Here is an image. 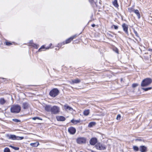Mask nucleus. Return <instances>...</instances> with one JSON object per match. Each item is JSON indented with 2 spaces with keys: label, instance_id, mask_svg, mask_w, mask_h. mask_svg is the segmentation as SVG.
Wrapping results in <instances>:
<instances>
[{
  "label": "nucleus",
  "instance_id": "obj_7",
  "mask_svg": "<svg viewBox=\"0 0 152 152\" xmlns=\"http://www.w3.org/2000/svg\"><path fill=\"white\" fill-rule=\"evenodd\" d=\"M122 27L123 28L124 31L125 32V33L128 34V25L125 23H124L122 25Z\"/></svg>",
  "mask_w": 152,
  "mask_h": 152
},
{
  "label": "nucleus",
  "instance_id": "obj_42",
  "mask_svg": "<svg viewBox=\"0 0 152 152\" xmlns=\"http://www.w3.org/2000/svg\"><path fill=\"white\" fill-rule=\"evenodd\" d=\"M109 35L110 37H113V36L111 34H109Z\"/></svg>",
  "mask_w": 152,
  "mask_h": 152
},
{
  "label": "nucleus",
  "instance_id": "obj_26",
  "mask_svg": "<svg viewBox=\"0 0 152 152\" xmlns=\"http://www.w3.org/2000/svg\"><path fill=\"white\" fill-rule=\"evenodd\" d=\"M10 146L15 150H18L19 149L18 147H15L12 145H10Z\"/></svg>",
  "mask_w": 152,
  "mask_h": 152
},
{
  "label": "nucleus",
  "instance_id": "obj_9",
  "mask_svg": "<svg viewBox=\"0 0 152 152\" xmlns=\"http://www.w3.org/2000/svg\"><path fill=\"white\" fill-rule=\"evenodd\" d=\"M97 140L95 137L92 138L90 140L89 142L90 144L91 145H94L97 142Z\"/></svg>",
  "mask_w": 152,
  "mask_h": 152
},
{
  "label": "nucleus",
  "instance_id": "obj_21",
  "mask_svg": "<svg viewBox=\"0 0 152 152\" xmlns=\"http://www.w3.org/2000/svg\"><path fill=\"white\" fill-rule=\"evenodd\" d=\"M71 122L72 123H73L74 124H77L80 122V120H76L72 119L71 121Z\"/></svg>",
  "mask_w": 152,
  "mask_h": 152
},
{
  "label": "nucleus",
  "instance_id": "obj_12",
  "mask_svg": "<svg viewBox=\"0 0 152 152\" xmlns=\"http://www.w3.org/2000/svg\"><path fill=\"white\" fill-rule=\"evenodd\" d=\"M56 118L58 121H63L66 120V118L60 115L57 116Z\"/></svg>",
  "mask_w": 152,
  "mask_h": 152
},
{
  "label": "nucleus",
  "instance_id": "obj_30",
  "mask_svg": "<svg viewBox=\"0 0 152 152\" xmlns=\"http://www.w3.org/2000/svg\"><path fill=\"white\" fill-rule=\"evenodd\" d=\"M32 119L34 120L36 119L42 120V119L40 118L39 117H34L32 118Z\"/></svg>",
  "mask_w": 152,
  "mask_h": 152
},
{
  "label": "nucleus",
  "instance_id": "obj_11",
  "mask_svg": "<svg viewBox=\"0 0 152 152\" xmlns=\"http://www.w3.org/2000/svg\"><path fill=\"white\" fill-rule=\"evenodd\" d=\"M69 132L71 134H73L76 132V129L73 127H71L68 129Z\"/></svg>",
  "mask_w": 152,
  "mask_h": 152
},
{
  "label": "nucleus",
  "instance_id": "obj_14",
  "mask_svg": "<svg viewBox=\"0 0 152 152\" xmlns=\"http://www.w3.org/2000/svg\"><path fill=\"white\" fill-rule=\"evenodd\" d=\"M77 36L76 35H74L72 37H70L69 38L67 39L66 40L65 44H68L71 42V41L75 37Z\"/></svg>",
  "mask_w": 152,
  "mask_h": 152
},
{
  "label": "nucleus",
  "instance_id": "obj_6",
  "mask_svg": "<svg viewBox=\"0 0 152 152\" xmlns=\"http://www.w3.org/2000/svg\"><path fill=\"white\" fill-rule=\"evenodd\" d=\"M96 148L99 150H104L106 149V147L105 145L97 143L95 146Z\"/></svg>",
  "mask_w": 152,
  "mask_h": 152
},
{
  "label": "nucleus",
  "instance_id": "obj_10",
  "mask_svg": "<svg viewBox=\"0 0 152 152\" xmlns=\"http://www.w3.org/2000/svg\"><path fill=\"white\" fill-rule=\"evenodd\" d=\"M139 151L141 152H146L147 147L145 145H141L139 147Z\"/></svg>",
  "mask_w": 152,
  "mask_h": 152
},
{
  "label": "nucleus",
  "instance_id": "obj_45",
  "mask_svg": "<svg viewBox=\"0 0 152 152\" xmlns=\"http://www.w3.org/2000/svg\"><path fill=\"white\" fill-rule=\"evenodd\" d=\"M49 48H46L47 49H48Z\"/></svg>",
  "mask_w": 152,
  "mask_h": 152
},
{
  "label": "nucleus",
  "instance_id": "obj_35",
  "mask_svg": "<svg viewBox=\"0 0 152 152\" xmlns=\"http://www.w3.org/2000/svg\"><path fill=\"white\" fill-rule=\"evenodd\" d=\"M138 85V84L137 83H133L132 85V87L134 88L137 87Z\"/></svg>",
  "mask_w": 152,
  "mask_h": 152
},
{
  "label": "nucleus",
  "instance_id": "obj_20",
  "mask_svg": "<svg viewBox=\"0 0 152 152\" xmlns=\"http://www.w3.org/2000/svg\"><path fill=\"white\" fill-rule=\"evenodd\" d=\"M6 102V101L4 98L0 99V104L1 105H3Z\"/></svg>",
  "mask_w": 152,
  "mask_h": 152
},
{
  "label": "nucleus",
  "instance_id": "obj_34",
  "mask_svg": "<svg viewBox=\"0 0 152 152\" xmlns=\"http://www.w3.org/2000/svg\"><path fill=\"white\" fill-rule=\"evenodd\" d=\"M113 27H114V29L115 30H117L118 28V26L115 25H113L111 26V28H113Z\"/></svg>",
  "mask_w": 152,
  "mask_h": 152
},
{
  "label": "nucleus",
  "instance_id": "obj_39",
  "mask_svg": "<svg viewBox=\"0 0 152 152\" xmlns=\"http://www.w3.org/2000/svg\"><path fill=\"white\" fill-rule=\"evenodd\" d=\"M94 125V123L93 122H91L89 124V126L91 127L93 125Z\"/></svg>",
  "mask_w": 152,
  "mask_h": 152
},
{
  "label": "nucleus",
  "instance_id": "obj_24",
  "mask_svg": "<svg viewBox=\"0 0 152 152\" xmlns=\"http://www.w3.org/2000/svg\"><path fill=\"white\" fill-rule=\"evenodd\" d=\"M133 148L134 151H138L139 150V148L136 146H133Z\"/></svg>",
  "mask_w": 152,
  "mask_h": 152
},
{
  "label": "nucleus",
  "instance_id": "obj_36",
  "mask_svg": "<svg viewBox=\"0 0 152 152\" xmlns=\"http://www.w3.org/2000/svg\"><path fill=\"white\" fill-rule=\"evenodd\" d=\"M121 118V115L120 114H118L116 117V119L118 120H120V119Z\"/></svg>",
  "mask_w": 152,
  "mask_h": 152
},
{
  "label": "nucleus",
  "instance_id": "obj_1",
  "mask_svg": "<svg viewBox=\"0 0 152 152\" xmlns=\"http://www.w3.org/2000/svg\"><path fill=\"white\" fill-rule=\"evenodd\" d=\"M45 109L47 112H51L52 114H57L60 111V107L55 105L52 106L50 105H47L45 107Z\"/></svg>",
  "mask_w": 152,
  "mask_h": 152
},
{
  "label": "nucleus",
  "instance_id": "obj_41",
  "mask_svg": "<svg viewBox=\"0 0 152 152\" xmlns=\"http://www.w3.org/2000/svg\"><path fill=\"white\" fill-rule=\"evenodd\" d=\"M95 26V25L94 24H93L91 25V26L93 27H94Z\"/></svg>",
  "mask_w": 152,
  "mask_h": 152
},
{
  "label": "nucleus",
  "instance_id": "obj_37",
  "mask_svg": "<svg viewBox=\"0 0 152 152\" xmlns=\"http://www.w3.org/2000/svg\"><path fill=\"white\" fill-rule=\"evenodd\" d=\"M45 48L44 45H42L38 50L39 51H42L41 49H44Z\"/></svg>",
  "mask_w": 152,
  "mask_h": 152
},
{
  "label": "nucleus",
  "instance_id": "obj_23",
  "mask_svg": "<svg viewBox=\"0 0 152 152\" xmlns=\"http://www.w3.org/2000/svg\"><path fill=\"white\" fill-rule=\"evenodd\" d=\"M89 113V110H86L83 112V114L85 115H88Z\"/></svg>",
  "mask_w": 152,
  "mask_h": 152
},
{
  "label": "nucleus",
  "instance_id": "obj_5",
  "mask_svg": "<svg viewBox=\"0 0 152 152\" xmlns=\"http://www.w3.org/2000/svg\"><path fill=\"white\" fill-rule=\"evenodd\" d=\"M86 139L84 137H79L76 139L77 142L80 144H82L86 143Z\"/></svg>",
  "mask_w": 152,
  "mask_h": 152
},
{
  "label": "nucleus",
  "instance_id": "obj_25",
  "mask_svg": "<svg viewBox=\"0 0 152 152\" xmlns=\"http://www.w3.org/2000/svg\"><path fill=\"white\" fill-rule=\"evenodd\" d=\"M142 89L145 91H148L149 90H150L151 89L152 87H149V88H142Z\"/></svg>",
  "mask_w": 152,
  "mask_h": 152
},
{
  "label": "nucleus",
  "instance_id": "obj_8",
  "mask_svg": "<svg viewBox=\"0 0 152 152\" xmlns=\"http://www.w3.org/2000/svg\"><path fill=\"white\" fill-rule=\"evenodd\" d=\"M6 137L9 139L17 140V136L15 135H9V134H7L6 135Z\"/></svg>",
  "mask_w": 152,
  "mask_h": 152
},
{
  "label": "nucleus",
  "instance_id": "obj_2",
  "mask_svg": "<svg viewBox=\"0 0 152 152\" xmlns=\"http://www.w3.org/2000/svg\"><path fill=\"white\" fill-rule=\"evenodd\" d=\"M20 107L19 105H13L10 108V111L12 113H18L20 111Z\"/></svg>",
  "mask_w": 152,
  "mask_h": 152
},
{
  "label": "nucleus",
  "instance_id": "obj_15",
  "mask_svg": "<svg viewBox=\"0 0 152 152\" xmlns=\"http://www.w3.org/2000/svg\"><path fill=\"white\" fill-rule=\"evenodd\" d=\"M64 110L66 111L71 110L73 109L71 107L68 106L67 104L64 105Z\"/></svg>",
  "mask_w": 152,
  "mask_h": 152
},
{
  "label": "nucleus",
  "instance_id": "obj_3",
  "mask_svg": "<svg viewBox=\"0 0 152 152\" xmlns=\"http://www.w3.org/2000/svg\"><path fill=\"white\" fill-rule=\"evenodd\" d=\"M152 79L150 78H147L143 80L141 83L142 87L147 86L150 85L152 82Z\"/></svg>",
  "mask_w": 152,
  "mask_h": 152
},
{
  "label": "nucleus",
  "instance_id": "obj_32",
  "mask_svg": "<svg viewBox=\"0 0 152 152\" xmlns=\"http://www.w3.org/2000/svg\"><path fill=\"white\" fill-rule=\"evenodd\" d=\"M12 120L16 122H20V121L18 119H12Z\"/></svg>",
  "mask_w": 152,
  "mask_h": 152
},
{
  "label": "nucleus",
  "instance_id": "obj_33",
  "mask_svg": "<svg viewBox=\"0 0 152 152\" xmlns=\"http://www.w3.org/2000/svg\"><path fill=\"white\" fill-rule=\"evenodd\" d=\"M134 10H135L133 8H128L129 11L130 12H134Z\"/></svg>",
  "mask_w": 152,
  "mask_h": 152
},
{
  "label": "nucleus",
  "instance_id": "obj_4",
  "mask_svg": "<svg viewBox=\"0 0 152 152\" xmlns=\"http://www.w3.org/2000/svg\"><path fill=\"white\" fill-rule=\"evenodd\" d=\"M59 93L58 90L57 88H54L50 91L49 94L52 97H55L58 95Z\"/></svg>",
  "mask_w": 152,
  "mask_h": 152
},
{
  "label": "nucleus",
  "instance_id": "obj_31",
  "mask_svg": "<svg viewBox=\"0 0 152 152\" xmlns=\"http://www.w3.org/2000/svg\"><path fill=\"white\" fill-rule=\"evenodd\" d=\"M24 139L23 137H19L17 136V140H21Z\"/></svg>",
  "mask_w": 152,
  "mask_h": 152
},
{
  "label": "nucleus",
  "instance_id": "obj_44",
  "mask_svg": "<svg viewBox=\"0 0 152 152\" xmlns=\"http://www.w3.org/2000/svg\"><path fill=\"white\" fill-rule=\"evenodd\" d=\"M149 50L151 51V52H152V49H150V50Z\"/></svg>",
  "mask_w": 152,
  "mask_h": 152
},
{
  "label": "nucleus",
  "instance_id": "obj_38",
  "mask_svg": "<svg viewBox=\"0 0 152 152\" xmlns=\"http://www.w3.org/2000/svg\"><path fill=\"white\" fill-rule=\"evenodd\" d=\"M12 44L10 42H6V45H7L10 46Z\"/></svg>",
  "mask_w": 152,
  "mask_h": 152
},
{
  "label": "nucleus",
  "instance_id": "obj_22",
  "mask_svg": "<svg viewBox=\"0 0 152 152\" xmlns=\"http://www.w3.org/2000/svg\"><path fill=\"white\" fill-rule=\"evenodd\" d=\"M113 4L114 6L116 7H118L119 6L117 0H114L113 2Z\"/></svg>",
  "mask_w": 152,
  "mask_h": 152
},
{
  "label": "nucleus",
  "instance_id": "obj_28",
  "mask_svg": "<svg viewBox=\"0 0 152 152\" xmlns=\"http://www.w3.org/2000/svg\"><path fill=\"white\" fill-rule=\"evenodd\" d=\"M134 34H135L136 36L138 37L139 38V39H140H140L139 38V36L138 34L137 33V31H136L135 30H134Z\"/></svg>",
  "mask_w": 152,
  "mask_h": 152
},
{
  "label": "nucleus",
  "instance_id": "obj_40",
  "mask_svg": "<svg viewBox=\"0 0 152 152\" xmlns=\"http://www.w3.org/2000/svg\"><path fill=\"white\" fill-rule=\"evenodd\" d=\"M114 51L117 53H118V50L116 48L114 49Z\"/></svg>",
  "mask_w": 152,
  "mask_h": 152
},
{
  "label": "nucleus",
  "instance_id": "obj_18",
  "mask_svg": "<svg viewBox=\"0 0 152 152\" xmlns=\"http://www.w3.org/2000/svg\"><path fill=\"white\" fill-rule=\"evenodd\" d=\"M22 107L24 109H27L28 107V104L26 102H24L23 103Z\"/></svg>",
  "mask_w": 152,
  "mask_h": 152
},
{
  "label": "nucleus",
  "instance_id": "obj_29",
  "mask_svg": "<svg viewBox=\"0 0 152 152\" xmlns=\"http://www.w3.org/2000/svg\"><path fill=\"white\" fill-rule=\"evenodd\" d=\"M4 152H10V151L8 148H6L4 149Z\"/></svg>",
  "mask_w": 152,
  "mask_h": 152
},
{
  "label": "nucleus",
  "instance_id": "obj_13",
  "mask_svg": "<svg viewBox=\"0 0 152 152\" xmlns=\"http://www.w3.org/2000/svg\"><path fill=\"white\" fill-rule=\"evenodd\" d=\"M89 2L93 6H97V0H89Z\"/></svg>",
  "mask_w": 152,
  "mask_h": 152
},
{
  "label": "nucleus",
  "instance_id": "obj_19",
  "mask_svg": "<svg viewBox=\"0 0 152 152\" xmlns=\"http://www.w3.org/2000/svg\"><path fill=\"white\" fill-rule=\"evenodd\" d=\"M72 82L73 83H78L80 82V80L78 78L72 80Z\"/></svg>",
  "mask_w": 152,
  "mask_h": 152
},
{
  "label": "nucleus",
  "instance_id": "obj_16",
  "mask_svg": "<svg viewBox=\"0 0 152 152\" xmlns=\"http://www.w3.org/2000/svg\"><path fill=\"white\" fill-rule=\"evenodd\" d=\"M134 12L137 15L138 18L140 19V15L138 10H134Z\"/></svg>",
  "mask_w": 152,
  "mask_h": 152
},
{
  "label": "nucleus",
  "instance_id": "obj_27",
  "mask_svg": "<svg viewBox=\"0 0 152 152\" xmlns=\"http://www.w3.org/2000/svg\"><path fill=\"white\" fill-rule=\"evenodd\" d=\"M32 46L35 48L38 49L39 47V45L35 44H33Z\"/></svg>",
  "mask_w": 152,
  "mask_h": 152
},
{
  "label": "nucleus",
  "instance_id": "obj_17",
  "mask_svg": "<svg viewBox=\"0 0 152 152\" xmlns=\"http://www.w3.org/2000/svg\"><path fill=\"white\" fill-rule=\"evenodd\" d=\"M39 145V143L37 142L30 144V145L33 147H37Z\"/></svg>",
  "mask_w": 152,
  "mask_h": 152
},
{
  "label": "nucleus",
  "instance_id": "obj_43",
  "mask_svg": "<svg viewBox=\"0 0 152 152\" xmlns=\"http://www.w3.org/2000/svg\"><path fill=\"white\" fill-rule=\"evenodd\" d=\"M65 43H64V42L62 43L61 44H62V45H64L65 44Z\"/></svg>",
  "mask_w": 152,
  "mask_h": 152
}]
</instances>
